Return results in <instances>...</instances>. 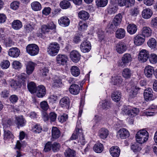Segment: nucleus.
Listing matches in <instances>:
<instances>
[{
    "mask_svg": "<svg viewBox=\"0 0 157 157\" xmlns=\"http://www.w3.org/2000/svg\"><path fill=\"white\" fill-rule=\"evenodd\" d=\"M15 90L20 87L21 85L19 82L14 80H12L11 82L10 85Z\"/></svg>",
    "mask_w": 157,
    "mask_h": 157,
    "instance_id": "nucleus-56",
    "label": "nucleus"
},
{
    "mask_svg": "<svg viewBox=\"0 0 157 157\" xmlns=\"http://www.w3.org/2000/svg\"><path fill=\"white\" fill-rule=\"evenodd\" d=\"M70 58L74 63H77L80 59L81 55L77 51H72L70 53Z\"/></svg>",
    "mask_w": 157,
    "mask_h": 157,
    "instance_id": "nucleus-6",
    "label": "nucleus"
},
{
    "mask_svg": "<svg viewBox=\"0 0 157 157\" xmlns=\"http://www.w3.org/2000/svg\"><path fill=\"white\" fill-rule=\"evenodd\" d=\"M97 33L99 41H101L104 38V32L101 29H98Z\"/></svg>",
    "mask_w": 157,
    "mask_h": 157,
    "instance_id": "nucleus-61",
    "label": "nucleus"
},
{
    "mask_svg": "<svg viewBox=\"0 0 157 157\" xmlns=\"http://www.w3.org/2000/svg\"><path fill=\"white\" fill-rule=\"evenodd\" d=\"M58 22L59 24L61 26L66 27L70 25V21L68 17L63 16L58 19Z\"/></svg>",
    "mask_w": 157,
    "mask_h": 157,
    "instance_id": "nucleus-10",
    "label": "nucleus"
},
{
    "mask_svg": "<svg viewBox=\"0 0 157 157\" xmlns=\"http://www.w3.org/2000/svg\"><path fill=\"white\" fill-rule=\"evenodd\" d=\"M13 67L15 69L19 70L22 67L21 63L19 61H14L12 64Z\"/></svg>",
    "mask_w": 157,
    "mask_h": 157,
    "instance_id": "nucleus-52",
    "label": "nucleus"
},
{
    "mask_svg": "<svg viewBox=\"0 0 157 157\" xmlns=\"http://www.w3.org/2000/svg\"><path fill=\"white\" fill-rule=\"evenodd\" d=\"M16 123L17 127H22L24 126L26 123V121L22 116L17 117H16Z\"/></svg>",
    "mask_w": 157,
    "mask_h": 157,
    "instance_id": "nucleus-19",
    "label": "nucleus"
},
{
    "mask_svg": "<svg viewBox=\"0 0 157 157\" xmlns=\"http://www.w3.org/2000/svg\"><path fill=\"white\" fill-rule=\"evenodd\" d=\"M79 133L78 134L79 137V140L78 141V143H80L82 145H84L85 144L84 137L83 136L82 130H80Z\"/></svg>",
    "mask_w": 157,
    "mask_h": 157,
    "instance_id": "nucleus-55",
    "label": "nucleus"
},
{
    "mask_svg": "<svg viewBox=\"0 0 157 157\" xmlns=\"http://www.w3.org/2000/svg\"><path fill=\"white\" fill-rule=\"evenodd\" d=\"M31 6L32 9L35 11L40 10L42 8L40 4L37 1L33 2L31 4Z\"/></svg>",
    "mask_w": 157,
    "mask_h": 157,
    "instance_id": "nucleus-37",
    "label": "nucleus"
},
{
    "mask_svg": "<svg viewBox=\"0 0 157 157\" xmlns=\"http://www.w3.org/2000/svg\"><path fill=\"white\" fill-rule=\"evenodd\" d=\"M145 37L141 34H139L134 38V43L137 46L141 45L144 42Z\"/></svg>",
    "mask_w": 157,
    "mask_h": 157,
    "instance_id": "nucleus-14",
    "label": "nucleus"
},
{
    "mask_svg": "<svg viewBox=\"0 0 157 157\" xmlns=\"http://www.w3.org/2000/svg\"><path fill=\"white\" fill-rule=\"evenodd\" d=\"M154 69L152 66L148 65L146 66L144 69V74L145 76L147 78L151 77L153 73Z\"/></svg>",
    "mask_w": 157,
    "mask_h": 157,
    "instance_id": "nucleus-18",
    "label": "nucleus"
},
{
    "mask_svg": "<svg viewBox=\"0 0 157 157\" xmlns=\"http://www.w3.org/2000/svg\"><path fill=\"white\" fill-rule=\"evenodd\" d=\"M117 5L116 4L111 3L108 8V12L110 14H114L117 11Z\"/></svg>",
    "mask_w": 157,
    "mask_h": 157,
    "instance_id": "nucleus-33",
    "label": "nucleus"
},
{
    "mask_svg": "<svg viewBox=\"0 0 157 157\" xmlns=\"http://www.w3.org/2000/svg\"><path fill=\"white\" fill-rule=\"evenodd\" d=\"M131 148L135 152H137L141 150V148L139 147V144L137 143H135L131 145Z\"/></svg>",
    "mask_w": 157,
    "mask_h": 157,
    "instance_id": "nucleus-59",
    "label": "nucleus"
},
{
    "mask_svg": "<svg viewBox=\"0 0 157 157\" xmlns=\"http://www.w3.org/2000/svg\"><path fill=\"white\" fill-rule=\"evenodd\" d=\"M52 135L53 140L58 138L61 135L60 130L57 127H53L52 131Z\"/></svg>",
    "mask_w": 157,
    "mask_h": 157,
    "instance_id": "nucleus-23",
    "label": "nucleus"
},
{
    "mask_svg": "<svg viewBox=\"0 0 157 157\" xmlns=\"http://www.w3.org/2000/svg\"><path fill=\"white\" fill-rule=\"evenodd\" d=\"M59 5L62 9H67L70 7L71 3L67 1L63 0L60 2Z\"/></svg>",
    "mask_w": 157,
    "mask_h": 157,
    "instance_id": "nucleus-46",
    "label": "nucleus"
},
{
    "mask_svg": "<svg viewBox=\"0 0 157 157\" xmlns=\"http://www.w3.org/2000/svg\"><path fill=\"white\" fill-rule=\"evenodd\" d=\"M27 77V75L25 73L20 74L18 76L19 82L23 83L24 84L26 81Z\"/></svg>",
    "mask_w": 157,
    "mask_h": 157,
    "instance_id": "nucleus-57",
    "label": "nucleus"
},
{
    "mask_svg": "<svg viewBox=\"0 0 157 157\" xmlns=\"http://www.w3.org/2000/svg\"><path fill=\"white\" fill-rule=\"evenodd\" d=\"M109 151L111 155L113 157H118L120 155V150L117 146L113 147L110 148Z\"/></svg>",
    "mask_w": 157,
    "mask_h": 157,
    "instance_id": "nucleus-21",
    "label": "nucleus"
},
{
    "mask_svg": "<svg viewBox=\"0 0 157 157\" xmlns=\"http://www.w3.org/2000/svg\"><path fill=\"white\" fill-rule=\"evenodd\" d=\"M70 104V101L67 97H64L61 99L59 101L60 105L62 107H68Z\"/></svg>",
    "mask_w": 157,
    "mask_h": 157,
    "instance_id": "nucleus-29",
    "label": "nucleus"
},
{
    "mask_svg": "<svg viewBox=\"0 0 157 157\" xmlns=\"http://www.w3.org/2000/svg\"><path fill=\"white\" fill-rule=\"evenodd\" d=\"M39 50L38 46L34 44H28L26 47L27 52L32 56L37 55L39 53Z\"/></svg>",
    "mask_w": 157,
    "mask_h": 157,
    "instance_id": "nucleus-3",
    "label": "nucleus"
},
{
    "mask_svg": "<svg viewBox=\"0 0 157 157\" xmlns=\"http://www.w3.org/2000/svg\"><path fill=\"white\" fill-rule=\"evenodd\" d=\"M79 27L78 29L79 30L83 31L86 29L87 25L84 23H83L82 21H80L79 23Z\"/></svg>",
    "mask_w": 157,
    "mask_h": 157,
    "instance_id": "nucleus-64",
    "label": "nucleus"
},
{
    "mask_svg": "<svg viewBox=\"0 0 157 157\" xmlns=\"http://www.w3.org/2000/svg\"><path fill=\"white\" fill-rule=\"evenodd\" d=\"M138 109L133 108L131 110H128L127 111V115L130 117H133L136 115L139 112Z\"/></svg>",
    "mask_w": 157,
    "mask_h": 157,
    "instance_id": "nucleus-42",
    "label": "nucleus"
},
{
    "mask_svg": "<svg viewBox=\"0 0 157 157\" xmlns=\"http://www.w3.org/2000/svg\"><path fill=\"white\" fill-rule=\"evenodd\" d=\"M78 16L80 19L85 21L89 19L90 14L87 12L82 10L78 13Z\"/></svg>",
    "mask_w": 157,
    "mask_h": 157,
    "instance_id": "nucleus-31",
    "label": "nucleus"
},
{
    "mask_svg": "<svg viewBox=\"0 0 157 157\" xmlns=\"http://www.w3.org/2000/svg\"><path fill=\"white\" fill-rule=\"evenodd\" d=\"M80 130H82V129L80 128V127L77 124L74 133L72 134L71 139L72 140H76L79 136L78 134L80 132Z\"/></svg>",
    "mask_w": 157,
    "mask_h": 157,
    "instance_id": "nucleus-34",
    "label": "nucleus"
},
{
    "mask_svg": "<svg viewBox=\"0 0 157 157\" xmlns=\"http://www.w3.org/2000/svg\"><path fill=\"white\" fill-rule=\"evenodd\" d=\"M20 2L17 1H14L10 5L11 8L14 10H17L19 7Z\"/></svg>",
    "mask_w": 157,
    "mask_h": 157,
    "instance_id": "nucleus-54",
    "label": "nucleus"
},
{
    "mask_svg": "<svg viewBox=\"0 0 157 157\" xmlns=\"http://www.w3.org/2000/svg\"><path fill=\"white\" fill-rule=\"evenodd\" d=\"M152 14V11L150 9H145L142 11V15L143 18L148 19L151 17Z\"/></svg>",
    "mask_w": 157,
    "mask_h": 157,
    "instance_id": "nucleus-25",
    "label": "nucleus"
},
{
    "mask_svg": "<svg viewBox=\"0 0 157 157\" xmlns=\"http://www.w3.org/2000/svg\"><path fill=\"white\" fill-rule=\"evenodd\" d=\"M28 88L31 93H36V87L35 83L33 82H31L28 84Z\"/></svg>",
    "mask_w": 157,
    "mask_h": 157,
    "instance_id": "nucleus-38",
    "label": "nucleus"
},
{
    "mask_svg": "<svg viewBox=\"0 0 157 157\" xmlns=\"http://www.w3.org/2000/svg\"><path fill=\"white\" fill-rule=\"evenodd\" d=\"M121 97V93L117 90L114 91L111 95V98L113 100L116 102L119 101Z\"/></svg>",
    "mask_w": 157,
    "mask_h": 157,
    "instance_id": "nucleus-30",
    "label": "nucleus"
},
{
    "mask_svg": "<svg viewBox=\"0 0 157 157\" xmlns=\"http://www.w3.org/2000/svg\"><path fill=\"white\" fill-rule=\"evenodd\" d=\"M95 2L98 7H103L107 4L108 0H96Z\"/></svg>",
    "mask_w": 157,
    "mask_h": 157,
    "instance_id": "nucleus-44",
    "label": "nucleus"
},
{
    "mask_svg": "<svg viewBox=\"0 0 157 157\" xmlns=\"http://www.w3.org/2000/svg\"><path fill=\"white\" fill-rule=\"evenodd\" d=\"M36 95L39 98H42L46 94V89L43 85H40L36 88Z\"/></svg>",
    "mask_w": 157,
    "mask_h": 157,
    "instance_id": "nucleus-13",
    "label": "nucleus"
},
{
    "mask_svg": "<svg viewBox=\"0 0 157 157\" xmlns=\"http://www.w3.org/2000/svg\"><path fill=\"white\" fill-rule=\"evenodd\" d=\"M67 59V56L65 55L59 54L56 57L57 63L59 65L66 64Z\"/></svg>",
    "mask_w": 157,
    "mask_h": 157,
    "instance_id": "nucleus-7",
    "label": "nucleus"
},
{
    "mask_svg": "<svg viewBox=\"0 0 157 157\" xmlns=\"http://www.w3.org/2000/svg\"><path fill=\"white\" fill-rule=\"evenodd\" d=\"M21 22L19 20H14L12 24V28L15 30H18L22 27Z\"/></svg>",
    "mask_w": 157,
    "mask_h": 157,
    "instance_id": "nucleus-40",
    "label": "nucleus"
},
{
    "mask_svg": "<svg viewBox=\"0 0 157 157\" xmlns=\"http://www.w3.org/2000/svg\"><path fill=\"white\" fill-rule=\"evenodd\" d=\"M140 88L136 86H133L131 87V90L130 92V95L132 97H135L137 94L138 91Z\"/></svg>",
    "mask_w": 157,
    "mask_h": 157,
    "instance_id": "nucleus-49",
    "label": "nucleus"
},
{
    "mask_svg": "<svg viewBox=\"0 0 157 157\" xmlns=\"http://www.w3.org/2000/svg\"><path fill=\"white\" fill-rule=\"evenodd\" d=\"M10 65V63L8 60H3L0 64V66L3 69H6L9 68Z\"/></svg>",
    "mask_w": 157,
    "mask_h": 157,
    "instance_id": "nucleus-51",
    "label": "nucleus"
},
{
    "mask_svg": "<svg viewBox=\"0 0 157 157\" xmlns=\"http://www.w3.org/2000/svg\"><path fill=\"white\" fill-rule=\"evenodd\" d=\"M108 130L105 128H102L99 131L98 136L101 139H105L109 135Z\"/></svg>",
    "mask_w": 157,
    "mask_h": 157,
    "instance_id": "nucleus-17",
    "label": "nucleus"
},
{
    "mask_svg": "<svg viewBox=\"0 0 157 157\" xmlns=\"http://www.w3.org/2000/svg\"><path fill=\"white\" fill-rule=\"evenodd\" d=\"M118 25L113 21L112 22L110 23L108 25L107 31L112 32L117 28Z\"/></svg>",
    "mask_w": 157,
    "mask_h": 157,
    "instance_id": "nucleus-35",
    "label": "nucleus"
},
{
    "mask_svg": "<svg viewBox=\"0 0 157 157\" xmlns=\"http://www.w3.org/2000/svg\"><path fill=\"white\" fill-rule=\"evenodd\" d=\"M101 107L103 109H107L110 107V103L106 100L103 101Z\"/></svg>",
    "mask_w": 157,
    "mask_h": 157,
    "instance_id": "nucleus-63",
    "label": "nucleus"
},
{
    "mask_svg": "<svg viewBox=\"0 0 157 157\" xmlns=\"http://www.w3.org/2000/svg\"><path fill=\"white\" fill-rule=\"evenodd\" d=\"M60 146V144L57 142H54L53 144H52V151L56 152L59 150Z\"/></svg>",
    "mask_w": 157,
    "mask_h": 157,
    "instance_id": "nucleus-58",
    "label": "nucleus"
},
{
    "mask_svg": "<svg viewBox=\"0 0 157 157\" xmlns=\"http://www.w3.org/2000/svg\"><path fill=\"white\" fill-rule=\"evenodd\" d=\"M132 72L128 68L124 69L122 72V76L125 78H129L131 76Z\"/></svg>",
    "mask_w": 157,
    "mask_h": 157,
    "instance_id": "nucleus-43",
    "label": "nucleus"
},
{
    "mask_svg": "<svg viewBox=\"0 0 157 157\" xmlns=\"http://www.w3.org/2000/svg\"><path fill=\"white\" fill-rule=\"evenodd\" d=\"M59 48V44L57 42H52L47 47V52L50 56H55L58 53Z\"/></svg>",
    "mask_w": 157,
    "mask_h": 157,
    "instance_id": "nucleus-2",
    "label": "nucleus"
},
{
    "mask_svg": "<svg viewBox=\"0 0 157 157\" xmlns=\"http://www.w3.org/2000/svg\"><path fill=\"white\" fill-rule=\"evenodd\" d=\"M62 84L61 79L60 78L56 77L54 80L52 86L54 88L60 87Z\"/></svg>",
    "mask_w": 157,
    "mask_h": 157,
    "instance_id": "nucleus-47",
    "label": "nucleus"
},
{
    "mask_svg": "<svg viewBox=\"0 0 157 157\" xmlns=\"http://www.w3.org/2000/svg\"><path fill=\"white\" fill-rule=\"evenodd\" d=\"M35 65V63L32 61H29L26 64V70L28 75H30L33 73Z\"/></svg>",
    "mask_w": 157,
    "mask_h": 157,
    "instance_id": "nucleus-16",
    "label": "nucleus"
},
{
    "mask_svg": "<svg viewBox=\"0 0 157 157\" xmlns=\"http://www.w3.org/2000/svg\"><path fill=\"white\" fill-rule=\"evenodd\" d=\"M129 135V133L126 129L122 128L118 131L117 136H119L121 139H125L128 137Z\"/></svg>",
    "mask_w": 157,
    "mask_h": 157,
    "instance_id": "nucleus-15",
    "label": "nucleus"
},
{
    "mask_svg": "<svg viewBox=\"0 0 157 157\" xmlns=\"http://www.w3.org/2000/svg\"><path fill=\"white\" fill-rule=\"evenodd\" d=\"M40 108L43 110L46 111L49 108V106L47 102L46 101H43L40 103Z\"/></svg>",
    "mask_w": 157,
    "mask_h": 157,
    "instance_id": "nucleus-62",
    "label": "nucleus"
},
{
    "mask_svg": "<svg viewBox=\"0 0 157 157\" xmlns=\"http://www.w3.org/2000/svg\"><path fill=\"white\" fill-rule=\"evenodd\" d=\"M149 136L148 132L146 130L141 129L137 132L136 135V141L138 143L142 144L147 140Z\"/></svg>",
    "mask_w": 157,
    "mask_h": 157,
    "instance_id": "nucleus-1",
    "label": "nucleus"
},
{
    "mask_svg": "<svg viewBox=\"0 0 157 157\" xmlns=\"http://www.w3.org/2000/svg\"><path fill=\"white\" fill-rule=\"evenodd\" d=\"M132 57L131 55L128 53H126L124 54L121 58L122 65H125L130 63L132 61Z\"/></svg>",
    "mask_w": 157,
    "mask_h": 157,
    "instance_id": "nucleus-11",
    "label": "nucleus"
},
{
    "mask_svg": "<svg viewBox=\"0 0 157 157\" xmlns=\"http://www.w3.org/2000/svg\"><path fill=\"white\" fill-rule=\"evenodd\" d=\"M80 89L79 86L76 84H72L69 88L70 93L73 95L78 94L80 92Z\"/></svg>",
    "mask_w": 157,
    "mask_h": 157,
    "instance_id": "nucleus-20",
    "label": "nucleus"
},
{
    "mask_svg": "<svg viewBox=\"0 0 157 157\" xmlns=\"http://www.w3.org/2000/svg\"><path fill=\"white\" fill-rule=\"evenodd\" d=\"M122 18V16L121 13H119L115 16L113 21L119 25L121 22Z\"/></svg>",
    "mask_w": 157,
    "mask_h": 157,
    "instance_id": "nucleus-53",
    "label": "nucleus"
},
{
    "mask_svg": "<svg viewBox=\"0 0 157 157\" xmlns=\"http://www.w3.org/2000/svg\"><path fill=\"white\" fill-rule=\"evenodd\" d=\"M137 27L134 24L128 25L127 27V32L130 34H135L137 31Z\"/></svg>",
    "mask_w": 157,
    "mask_h": 157,
    "instance_id": "nucleus-26",
    "label": "nucleus"
},
{
    "mask_svg": "<svg viewBox=\"0 0 157 157\" xmlns=\"http://www.w3.org/2000/svg\"><path fill=\"white\" fill-rule=\"evenodd\" d=\"M42 130V127L38 124L35 125L33 128V132L36 133H39L41 132Z\"/></svg>",
    "mask_w": 157,
    "mask_h": 157,
    "instance_id": "nucleus-60",
    "label": "nucleus"
},
{
    "mask_svg": "<svg viewBox=\"0 0 157 157\" xmlns=\"http://www.w3.org/2000/svg\"><path fill=\"white\" fill-rule=\"evenodd\" d=\"M64 155L66 157H75L76 155L75 151L70 148L65 150Z\"/></svg>",
    "mask_w": 157,
    "mask_h": 157,
    "instance_id": "nucleus-41",
    "label": "nucleus"
},
{
    "mask_svg": "<svg viewBox=\"0 0 157 157\" xmlns=\"http://www.w3.org/2000/svg\"><path fill=\"white\" fill-rule=\"evenodd\" d=\"M91 45L90 42L87 40L83 41L81 44L80 49L84 53L89 52L91 49Z\"/></svg>",
    "mask_w": 157,
    "mask_h": 157,
    "instance_id": "nucleus-8",
    "label": "nucleus"
},
{
    "mask_svg": "<svg viewBox=\"0 0 157 157\" xmlns=\"http://www.w3.org/2000/svg\"><path fill=\"white\" fill-rule=\"evenodd\" d=\"M103 145L101 143L95 144L94 147V150L97 153H101L103 150Z\"/></svg>",
    "mask_w": 157,
    "mask_h": 157,
    "instance_id": "nucleus-45",
    "label": "nucleus"
},
{
    "mask_svg": "<svg viewBox=\"0 0 157 157\" xmlns=\"http://www.w3.org/2000/svg\"><path fill=\"white\" fill-rule=\"evenodd\" d=\"M70 71L71 75L75 77L78 76L80 72L79 68L76 66H73L71 67Z\"/></svg>",
    "mask_w": 157,
    "mask_h": 157,
    "instance_id": "nucleus-32",
    "label": "nucleus"
},
{
    "mask_svg": "<svg viewBox=\"0 0 157 157\" xmlns=\"http://www.w3.org/2000/svg\"><path fill=\"white\" fill-rule=\"evenodd\" d=\"M150 62L152 64H155L157 62V56L155 54H151L149 56Z\"/></svg>",
    "mask_w": 157,
    "mask_h": 157,
    "instance_id": "nucleus-50",
    "label": "nucleus"
},
{
    "mask_svg": "<svg viewBox=\"0 0 157 157\" xmlns=\"http://www.w3.org/2000/svg\"><path fill=\"white\" fill-rule=\"evenodd\" d=\"M9 130V127L5 125L3 127L4 138L5 139H9L13 137V135Z\"/></svg>",
    "mask_w": 157,
    "mask_h": 157,
    "instance_id": "nucleus-27",
    "label": "nucleus"
},
{
    "mask_svg": "<svg viewBox=\"0 0 157 157\" xmlns=\"http://www.w3.org/2000/svg\"><path fill=\"white\" fill-rule=\"evenodd\" d=\"M155 107L153 105H152L150 106L149 108L150 109H151L152 110L150 111H146L144 113V115L147 116H154L157 113V110H155Z\"/></svg>",
    "mask_w": 157,
    "mask_h": 157,
    "instance_id": "nucleus-36",
    "label": "nucleus"
},
{
    "mask_svg": "<svg viewBox=\"0 0 157 157\" xmlns=\"http://www.w3.org/2000/svg\"><path fill=\"white\" fill-rule=\"evenodd\" d=\"M122 81V79L121 76H116L112 78V82L114 85H118L121 84Z\"/></svg>",
    "mask_w": 157,
    "mask_h": 157,
    "instance_id": "nucleus-39",
    "label": "nucleus"
},
{
    "mask_svg": "<svg viewBox=\"0 0 157 157\" xmlns=\"http://www.w3.org/2000/svg\"><path fill=\"white\" fill-rule=\"evenodd\" d=\"M147 44L151 48H154L156 46V41L155 39L151 38L148 41Z\"/></svg>",
    "mask_w": 157,
    "mask_h": 157,
    "instance_id": "nucleus-48",
    "label": "nucleus"
},
{
    "mask_svg": "<svg viewBox=\"0 0 157 157\" xmlns=\"http://www.w3.org/2000/svg\"><path fill=\"white\" fill-rule=\"evenodd\" d=\"M126 32L123 28L117 29L115 33V37L117 39H121L124 38L125 36Z\"/></svg>",
    "mask_w": 157,
    "mask_h": 157,
    "instance_id": "nucleus-22",
    "label": "nucleus"
},
{
    "mask_svg": "<svg viewBox=\"0 0 157 157\" xmlns=\"http://www.w3.org/2000/svg\"><path fill=\"white\" fill-rule=\"evenodd\" d=\"M41 33L38 34L37 36L42 38L44 39L46 37L45 34L48 33L50 31L46 25H42L41 27Z\"/></svg>",
    "mask_w": 157,
    "mask_h": 157,
    "instance_id": "nucleus-24",
    "label": "nucleus"
},
{
    "mask_svg": "<svg viewBox=\"0 0 157 157\" xmlns=\"http://www.w3.org/2000/svg\"><path fill=\"white\" fill-rule=\"evenodd\" d=\"M144 99L146 101L153 100L154 98L152 89L150 88H147L145 89L144 91Z\"/></svg>",
    "mask_w": 157,
    "mask_h": 157,
    "instance_id": "nucleus-9",
    "label": "nucleus"
},
{
    "mask_svg": "<svg viewBox=\"0 0 157 157\" xmlns=\"http://www.w3.org/2000/svg\"><path fill=\"white\" fill-rule=\"evenodd\" d=\"M20 54V50L16 47H13L10 48L8 52L9 55L13 57L17 58L19 56Z\"/></svg>",
    "mask_w": 157,
    "mask_h": 157,
    "instance_id": "nucleus-12",
    "label": "nucleus"
},
{
    "mask_svg": "<svg viewBox=\"0 0 157 157\" xmlns=\"http://www.w3.org/2000/svg\"><path fill=\"white\" fill-rule=\"evenodd\" d=\"M128 48L127 44L122 41H120L116 44L115 47L116 51L119 54H122L125 52Z\"/></svg>",
    "mask_w": 157,
    "mask_h": 157,
    "instance_id": "nucleus-4",
    "label": "nucleus"
},
{
    "mask_svg": "<svg viewBox=\"0 0 157 157\" xmlns=\"http://www.w3.org/2000/svg\"><path fill=\"white\" fill-rule=\"evenodd\" d=\"M149 56V52L145 49L142 50L140 52L138 56V60L142 63L147 61Z\"/></svg>",
    "mask_w": 157,
    "mask_h": 157,
    "instance_id": "nucleus-5",
    "label": "nucleus"
},
{
    "mask_svg": "<svg viewBox=\"0 0 157 157\" xmlns=\"http://www.w3.org/2000/svg\"><path fill=\"white\" fill-rule=\"evenodd\" d=\"M151 33V30L150 27L145 26L142 29V35L145 37L150 36Z\"/></svg>",
    "mask_w": 157,
    "mask_h": 157,
    "instance_id": "nucleus-28",
    "label": "nucleus"
}]
</instances>
